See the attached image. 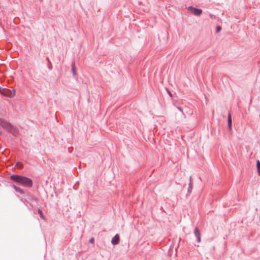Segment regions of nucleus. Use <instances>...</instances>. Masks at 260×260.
I'll use <instances>...</instances> for the list:
<instances>
[{"label":"nucleus","mask_w":260,"mask_h":260,"mask_svg":"<svg viewBox=\"0 0 260 260\" xmlns=\"http://www.w3.org/2000/svg\"><path fill=\"white\" fill-rule=\"evenodd\" d=\"M228 127L230 129H232V116L230 112H229L228 115Z\"/></svg>","instance_id":"7"},{"label":"nucleus","mask_w":260,"mask_h":260,"mask_svg":"<svg viewBox=\"0 0 260 260\" xmlns=\"http://www.w3.org/2000/svg\"><path fill=\"white\" fill-rule=\"evenodd\" d=\"M168 93H169V94L170 95V96H172V93L170 92V91H169V90H168Z\"/></svg>","instance_id":"19"},{"label":"nucleus","mask_w":260,"mask_h":260,"mask_svg":"<svg viewBox=\"0 0 260 260\" xmlns=\"http://www.w3.org/2000/svg\"><path fill=\"white\" fill-rule=\"evenodd\" d=\"M94 238H92L89 240V242L93 243L94 242Z\"/></svg>","instance_id":"17"},{"label":"nucleus","mask_w":260,"mask_h":260,"mask_svg":"<svg viewBox=\"0 0 260 260\" xmlns=\"http://www.w3.org/2000/svg\"><path fill=\"white\" fill-rule=\"evenodd\" d=\"M36 201L37 199L35 198L34 197H32V196L30 194H27L26 196V199H25V201L27 203L29 204V205L32 207V205L29 202H32V201Z\"/></svg>","instance_id":"5"},{"label":"nucleus","mask_w":260,"mask_h":260,"mask_svg":"<svg viewBox=\"0 0 260 260\" xmlns=\"http://www.w3.org/2000/svg\"><path fill=\"white\" fill-rule=\"evenodd\" d=\"M10 179L18 184L26 187H31L33 184L32 180L25 176L14 174L10 176Z\"/></svg>","instance_id":"1"},{"label":"nucleus","mask_w":260,"mask_h":260,"mask_svg":"<svg viewBox=\"0 0 260 260\" xmlns=\"http://www.w3.org/2000/svg\"><path fill=\"white\" fill-rule=\"evenodd\" d=\"M2 134V132L1 131H0V135H1Z\"/></svg>","instance_id":"20"},{"label":"nucleus","mask_w":260,"mask_h":260,"mask_svg":"<svg viewBox=\"0 0 260 260\" xmlns=\"http://www.w3.org/2000/svg\"><path fill=\"white\" fill-rule=\"evenodd\" d=\"M177 109L180 111L181 112H182V113L184 115V113L183 112V109L182 108H181L180 107H177Z\"/></svg>","instance_id":"15"},{"label":"nucleus","mask_w":260,"mask_h":260,"mask_svg":"<svg viewBox=\"0 0 260 260\" xmlns=\"http://www.w3.org/2000/svg\"><path fill=\"white\" fill-rule=\"evenodd\" d=\"M119 237L118 235L114 236L111 240V243L113 245H116L118 243Z\"/></svg>","instance_id":"8"},{"label":"nucleus","mask_w":260,"mask_h":260,"mask_svg":"<svg viewBox=\"0 0 260 260\" xmlns=\"http://www.w3.org/2000/svg\"><path fill=\"white\" fill-rule=\"evenodd\" d=\"M2 94L4 96L12 98H13L15 95V89L13 88L12 90L4 88V90Z\"/></svg>","instance_id":"3"},{"label":"nucleus","mask_w":260,"mask_h":260,"mask_svg":"<svg viewBox=\"0 0 260 260\" xmlns=\"http://www.w3.org/2000/svg\"><path fill=\"white\" fill-rule=\"evenodd\" d=\"M38 213L40 214V217H42L43 216L42 211L40 209L38 210Z\"/></svg>","instance_id":"16"},{"label":"nucleus","mask_w":260,"mask_h":260,"mask_svg":"<svg viewBox=\"0 0 260 260\" xmlns=\"http://www.w3.org/2000/svg\"><path fill=\"white\" fill-rule=\"evenodd\" d=\"M256 166L257 168L258 174L259 175H260V161L259 160H256Z\"/></svg>","instance_id":"12"},{"label":"nucleus","mask_w":260,"mask_h":260,"mask_svg":"<svg viewBox=\"0 0 260 260\" xmlns=\"http://www.w3.org/2000/svg\"><path fill=\"white\" fill-rule=\"evenodd\" d=\"M221 29V27L219 25H218L216 27V32H219Z\"/></svg>","instance_id":"13"},{"label":"nucleus","mask_w":260,"mask_h":260,"mask_svg":"<svg viewBox=\"0 0 260 260\" xmlns=\"http://www.w3.org/2000/svg\"><path fill=\"white\" fill-rule=\"evenodd\" d=\"M191 177H190V183L188 184V187L187 189V192L188 194H190L192 191V185L191 183Z\"/></svg>","instance_id":"11"},{"label":"nucleus","mask_w":260,"mask_h":260,"mask_svg":"<svg viewBox=\"0 0 260 260\" xmlns=\"http://www.w3.org/2000/svg\"><path fill=\"white\" fill-rule=\"evenodd\" d=\"M194 235L195 237L197 238L198 243H200L201 242L200 233L198 228H196L194 230Z\"/></svg>","instance_id":"6"},{"label":"nucleus","mask_w":260,"mask_h":260,"mask_svg":"<svg viewBox=\"0 0 260 260\" xmlns=\"http://www.w3.org/2000/svg\"><path fill=\"white\" fill-rule=\"evenodd\" d=\"M187 9L191 12V13L196 16H199L202 13V10L201 9L196 8L193 6H189Z\"/></svg>","instance_id":"4"},{"label":"nucleus","mask_w":260,"mask_h":260,"mask_svg":"<svg viewBox=\"0 0 260 260\" xmlns=\"http://www.w3.org/2000/svg\"><path fill=\"white\" fill-rule=\"evenodd\" d=\"M0 126L11 133L13 132L14 128L13 125L10 122L1 118H0Z\"/></svg>","instance_id":"2"},{"label":"nucleus","mask_w":260,"mask_h":260,"mask_svg":"<svg viewBox=\"0 0 260 260\" xmlns=\"http://www.w3.org/2000/svg\"><path fill=\"white\" fill-rule=\"evenodd\" d=\"M71 68H72V72L73 73V75L74 77H76L77 73H76V69L75 67V64L74 62H73L71 64Z\"/></svg>","instance_id":"10"},{"label":"nucleus","mask_w":260,"mask_h":260,"mask_svg":"<svg viewBox=\"0 0 260 260\" xmlns=\"http://www.w3.org/2000/svg\"><path fill=\"white\" fill-rule=\"evenodd\" d=\"M13 187L14 188L16 191L19 192L21 194H24V191L21 188L17 187L15 185H13Z\"/></svg>","instance_id":"9"},{"label":"nucleus","mask_w":260,"mask_h":260,"mask_svg":"<svg viewBox=\"0 0 260 260\" xmlns=\"http://www.w3.org/2000/svg\"><path fill=\"white\" fill-rule=\"evenodd\" d=\"M3 90H4V88L2 89L1 87H0V93L2 94V93H3Z\"/></svg>","instance_id":"18"},{"label":"nucleus","mask_w":260,"mask_h":260,"mask_svg":"<svg viewBox=\"0 0 260 260\" xmlns=\"http://www.w3.org/2000/svg\"><path fill=\"white\" fill-rule=\"evenodd\" d=\"M16 166H17L19 168H23V165L22 164H20L19 162H17V164Z\"/></svg>","instance_id":"14"}]
</instances>
